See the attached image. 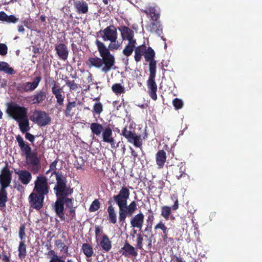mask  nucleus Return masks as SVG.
Listing matches in <instances>:
<instances>
[{"instance_id":"4c0bfd02","label":"nucleus","mask_w":262,"mask_h":262,"mask_svg":"<svg viewBox=\"0 0 262 262\" xmlns=\"http://www.w3.org/2000/svg\"><path fill=\"white\" fill-rule=\"evenodd\" d=\"M17 122L18 123L19 128L22 133H25L30 129L29 120L28 116L17 121Z\"/></svg>"},{"instance_id":"c03bdc74","label":"nucleus","mask_w":262,"mask_h":262,"mask_svg":"<svg viewBox=\"0 0 262 262\" xmlns=\"http://www.w3.org/2000/svg\"><path fill=\"white\" fill-rule=\"evenodd\" d=\"M18 257L23 260L27 255V246L25 244V241H20L18 247Z\"/></svg>"},{"instance_id":"f8f14e48","label":"nucleus","mask_w":262,"mask_h":262,"mask_svg":"<svg viewBox=\"0 0 262 262\" xmlns=\"http://www.w3.org/2000/svg\"><path fill=\"white\" fill-rule=\"evenodd\" d=\"M121 135L127 139L128 142L133 144L135 147L142 146V141L141 136L137 135L135 132L128 130L126 126L123 128Z\"/></svg>"},{"instance_id":"49530a36","label":"nucleus","mask_w":262,"mask_h":262,"mask_svg":"<svg viewBox=\"0 0 262 262\" xmlns=\"http://www.w3.org/2000/svg\"><path fill=\"white\" fill-rule=\"evenodd\" d=\"M55 245L57 247L61 248L60 250L61 252H63L67 255H69V247L65 245V244L62 242L61 240L58 239L55 241Z\"/></svg>"},{"instance_id":"774afa93","label":"nucleus","mask_w":262,"mask_h":262,"mask_svg":"<svg viewBox=\"0 0 262 262\" xmlns=\"http://www.w3.org/2000/svg\"><path fill=\"white\" fill-rule=\"evenodd\" d=\"M33 52L35 54L38 53L39 52V49L37 47L33 46Z\"/></svg>"},{"instance_id":"5701e85b","label":"nucleus","mask_w":262,"mask_h":262,"mask_svg":"<svg viewBox=\"0 0 262 262\" xmlns=\"http://www.w3.org/2000/svg\"><path fill=\"white\" fill-rule=\"evenodd\" d=\"M58 162V160L57 159L55 160L53 162L51 163L50 165V170L53 171V172L51 173V176L53 175L55 176L56 183V184H57V181L59 180H61L62 182H64L65 185H67V180L66 177H65L62 173V172H59L58 171H56V166L57 163Z\"/></svg>"},{"instance_id":"3c124183","label":"nucleus","mask_w":262,"mask_h":262,"mask_svg":"<svg viewBox=\"0 0 262 262\" xmlns=\"http://www.w3.org/2000/svg\"><path fill=\"white\" fill-rule=\"evenodd\" d=\"M26 230V225L25 224H23L20 225L19 231H18V236L21 241H25V238L26 236V234L25 232Z\"/></svg>"},{"instance_id":"603ef678","label":"nucleus","mask_w":262,"mask_h":262,"mask_svg":"<svg viewBox=\"0 0 262 262\" xmlns=\"http://www.w3.org/2000/svg\"><path fill=\"white\" fill-rule=\"evenodd\" d=\"M143 234L139 233L137 235V245L136 248L137 249L141 250L143 249Z\"/></svg>"},{"instance_id":"2eb2a0df","label":"nucleus","mask_w":262,"mask_h":262,"mask_svg":"<svg viewBox=\"0 0 262 262\" xmlns=\"http://www.w3.org/2000/svg\"><path fill=\"white\" fill-rule=\"evenodd\" d=\"M12 180V173L7 164L1 170L0 174V188H7L9 186Z\"/></svg>"},{"instance_id":"ea45409f","label":"nucleus","mask_w":262,"mask_h":262,"mask_svg":"<svg viewBox=\"0 0 262 262\" xmlns=\"http://www.w3.org/2000/svg\"><path fill=\"white\" fill-rule=\"evenodd\" d=\"M81 250L88 258L91 257L94 253L92 246L88 243L83 244Z\"/></svg>"},{"instance_id":"864d4df0","label":"nucleus","mask_w":262,"mask_h":262,"mask_svg":"<svg viewBox=\"0 0 262 262\" xmlns=\"http://www.w3.org/2000/svg\"><path fill=\"white\" fill-rule=\"evenodd\" d=\"M172 104L176 110H179L182 108L183 102L179 98H174L172 101Z\"/></svg>"},{"instance_id":"423d86ee","label":"nucleus","mask_w":262,"mask_h":262,"mask_svg":"<svg viewBox=\"0 0 262 262\" xmlns=\"http://www.w3.org/2000/svg\"><path fill=\"white\" fill-rule=\"evenodd\" d=\"M50 186L48 179L44 176H39L34 181V187L32 192L47 195L49 193Z\"/></svg>"},{"instance_id":"0e129e2a","label":"nucleus","mask_w":262,"mask_h":262,"mask_svg":"<svg viewBox=\"0 0 262 262\" xmlns=\"http://www.w3.org/2000/svg\"><path fill=\"white\" fill-rule=\"evenodd\" d=\"M171 260H175L177 262H181L182 259L181 257H178L177 255H173L172 256Z\"/></svg>"},{"instance_id":"7c9ffc66","label":"nucleus","mask_w":262,"mask_h":262,"mask_svg":"<svg viewBox=\"0 0 262 262\" xmlns=\"http://www.w3.org/2000/svg\"><path fill=\"white\" fill-rule=\"evenodd\" d=\"M166 160V152L164 150H159L156 154V161L159 169L163 168Z\"/></svg>"},{"instance_id":"052dcab7","label":"nucleus","mask_w":262,"mask_h":262,"mask_svg":"<svg viewBox=\"0 0 262 262\" xmlns=\"http://www.w3.org/2000/svg\"><path fill=\"white\" fill-rule=\"evenodd\" d=\"M25 138L31 142H33L35 140V137L32 134L26 132L25 134Z\"/></svg>"},{"instance_id":"a19ab883","label":"nucleus","mask_w":262,"mask_h":262,"mask_svg":"<svg viewBox=\"0 0 262 262\" xmlns=\"http://www.w3.org/2000/svg\"><path fill=\"white\" fill-rule=\"evenodd\" d=\"M8 201V193L6 188H0V208H5Z\"/></svg>"},{"instance_id":"a18cd8bd","label":"nucleus","mask_w":262,"mask_h":262,"mask_svg":"<svg viewBox=\"0 0 262 262\" xmlns=\"http://www.w3.org/2000/svg\"><path fill=\"white\" fill-rule=\"evenodd\" d=\"M112 91L116 95H120L125 93V89L120 83H115L112 86Z\"/></svg>"},{"instance_id":"1a4fd4ad","label":"nucleus","mask_w":262,"mask_h":262,"mask_svg":"<svg viewBox=\"0 0 262 262\" xmlns=\"http://www.w3.org/2000/svg\"><path fill=\"white\" fill-rule=\"evenodd\" d=\"M129 196V189L124 185L121 187L117 194L113 195V199L117 205L119 210L121 209L124 205L127 203V200Z\"/></svg>"},{"instance_id":"39448f33","label":"nucleus","mask_w":262,"mask_h":262,"mask_svg":"<svg viewBox=\"0 0 262 262\" xmlns=\"http://www.w3.org/2000/svg\"><path fill=\"white\" fill-rule=\"evenodd\" d=\"M138 204L135 201H132L128 205L127 203L120 210H119V223L121 226L125 223V220L127 216H132L137 210Z\"/></svg>"},{"instance_id":"7ed1b4c3","label":"nucleus","mask_w":262,"mask_h":262,"mask_svg":"<svg viewBox=\"0 0 262 262\" xmlns=\"http://www.w3.org/2000/svg\"><path fill=\"white\" fill-rule=\"evenodd\" d=\"M95 44L100 54L101 59V64H104L102 71L106 73L108 72L114 66L115 58L110 52L105 45L99 40H96Z\"/></svg>"},{"instance_id":"b1692460","label":"nucleus","mask_w":262,"mask_h":262,"mask_svg":"<svg viewBox=\"0 0 262 262\" xmlns=\"http://www.w3.org/2000/svg\"><path fill=\"white\" fill-rule=\"evenodd\" d=\"M55 50L59 59L66 60L69 56L68 47L63 43H60L55 47Z\"/></svg>"},{"instance_id":"0eeeda50","label":"nucleus","mask_w":262,"mask_h":262,"mask_svg":"<svg viewBox=\"0 0 262 262\" xmlns=\"http://www.w3.org/2000/svg\"><path fill=\"white\" fill-rule=\"evenodd\" d=\"M41 80L40 75L34 78L32 82H21L18 83L16 89L20 93H29L34 91L39 85Z\"/></svg>"},{"instance_id":"58836bf2","label":"nucleus","mask_w":262,"mask_h":262,"mask_svg":"<svg viewBox=\"0 0 262 262\" xmlns=\"http://www.w3.org/2000/svg\"><path fill=\"white\" fill-rule=\"evenodd\" d=\"M76 106V102L75 101H69L66 104V108L63 110V113L67 117H72L74 115L73 109Z\"/></svg>"},{"instance_id":"f704fd0d","label":"nucleus","mask_w":262,"mask_h":262,"mask_svg":"<svg viewBox=\"0 0 262 262\" xmlns=\"http://www.w3.org/2000/svg\"><path fill=\"white\" fill-rule=\"evenodd\" d=\"M185 167L183 165H172L171 166V172L173 176H174L178 180L180 179L185 173Z\"/></svg>"},{"instance_id":"c9c22d12","label":"nucleus","mask_w":262,"mask_h":262,"mask_svg":"<svg viewBox=\"0 0 262 262\" xmlns=\"http://www.w3.org/2000/svg\"><path fill=\"white\" fill-rule=\"evenodd\" d=\"M100 246L104 252H108L112 248V242L106 234H103L100 242Z\"/></svg>"},{"instance_id":"79ce46f5","label":"nucleus","mask_w":262,"mask_h":262,"mask_svg":"<svg viewBox=\"0 0 262 262\" xmlns=\"http://www.w3.org/2000/svg\"><path fill=\"white\" fill-rule=\"evenodd\" d=\"M136 44H137L136 41L128 42L127 45L125 46V48L123 50V51H122L123 54L127 57L130 56L132 54V53L136 47Z\"/></svg>"},{"instance_id":"412c9836","label":"nucleus","mask_w":262,"mask_h":262,"mask_svg":"<svg viewBox=\"0 0 262 262\" xmlns=\"http://www.w3.org/2000/svg\"><path fill=\"white\" fill-rule=\"evenodd\" d=\"M118 30L121 32V36L123 40H127L129 41H136L134 38V32L129 27L126 26H122L118 28Z\"/></svg>"},{"instance_id":"5fc2aeb1","label":"nucleus","mask_w":262,"mask_h":262,"mask_svg":"<svg viewBox=\"0 0 262 262\" xmlns=\"http://www.w3.org/2000/svg\"><path fill=\"white\" fill-rule=\"evenodd\" d=\"M66 85L69 88L70 90H75L78 88V84L76 83L74 80H66Z\"/></svg>"},{"instance_id":"338daca9","label":"nucleus","mask_w":262,"mask_h":262,"mask_svg":"<svg viewBox=\"0 0 262 262\" xmlns=\"http://www.w3.org/2000/svg\"><path fill=\"white\" fill-rule=\"evenodd\" d=\"M130 149L131 150V154H132V156L133 157H134V158H136L138 157V154L134 150V149L130 147Z\"/></svg>"},{"instance_id":"6e6552de","label":"nucleus","mask_w":262,"mask_h":262,"mask_svg":"<svg viewBox=\"0 0 262 262\" xmlns=\"http://www.w3.org/2000/svg\"><path fill=\"white\" fill-rule=\"evenodd\" d=\"M97 33L104 41L116 42L118 38L117 29L113 25L101 29Z\"/></svg>"},{"instance_id":"6e6d98bb","label":"nucleus","mask_w":262,"mask_h":262,"mask_svg":"<svg viewBox=\"0 0 262 262\" xmlns=\"http://www.w3.org/2000/svg\"><path fill=\"white\" fill-rule=\"evenodd\" d=\"M8 53V47L3 43H0V55L5 56Z\"/></svg>"},{"instance_id":"bf43d9fd","label":"nucleus","mask_w":262,"mask_h":262,"mask_svg":"<svg viewBox=\"0 0 262 262\" xmlns=\"http://www.w3.org/2000/svg\"><path fill=\"white\" fill-rule=\"evenodd\" d=\"M95 229L96 237H97L99 235V234L103 233L102 228L99 226L95 225Z\"/></svg>"},{"instance_id":"c756f323","label":"nucleus","mask_w":262,"mask_h":262,"mask_svg":"<svg viewBox=\"0 0 262 262\" xmlns=\"http://www.w3.org/2000/svg\"><path fill=\"white\" fill-rule=\"evenodd\" d=\"M147 31L151 33H155L159 35L162 33V28L159 20H153L146 26Z\"/></svg>"},{"instance_id":"8fccbe9b","label":"nucleus","mask_w":262,"mask_h":262,"mask_svg":"<svg viewBox=\"0 0 262 262\" xmlns=\"http://www.w3.org/2000/svg\"><path fill=\"white\" fill-rule=\"evenodd\" d=\"M71 202L67 204V207L69 209V213L71 216V219H73L76 217L75 207H73L74 199L72 197Z\"/></svg>"},{"instance_id":"dca6fc26","label":"nucleus","mask_w":262,"mask_h":262,"mask_svg":"<svg viewBox=\"0 0 262 262\" xmlns=\"http://www.w3.org/2000/svg\"><path fill=\"white\" fill-rule=\"evenodd\" d=\"M146 51L144 54V57L145 61L149 62V71H156L157 61L155 59L156 54L155 51L150 47L146 48Z\"/></svg>"},{"instance_id":"393cba45","label":"nucleus","mask_w":262,"mask_h":262,"mask_svg":"<svg viewBox=\"0 0 262 262\" xmlns=\"http://www.w3.org/2000/svg\"><path fill=\"white\" fill-rule=\"evenodd\" d=\"M144 221V215L142 212L136 214L130 219V225L133 228H136L141 230Z\"/></svg>"},{"instance_id":"2f4dec72","label":"nucleus","mask_w":262,"mask_h":262,"mask_svg":"<svg viewBox=\"0 0 262 262\" xmlns=\"http://www.w3.org/2000/svg\"><path fill=\"white\" fill-rule=\"evenodd\" d=\"M147 15H150L152 20H158L160 16V9L156 7H149L144 11Z\"/></svg>"},{"instance_id":"de8ad7c7","label":"nucleus","mask_w":262,"mask_h":262,"mask_svg":"<svg viewBox=\"0 0 262 262\" xmlns=\"http://www.w3.org/2000/svg\"><path fill=\"white\" fill-rule=\"evenodd\" d=\"M103 105L101 102H98L94 104L92 111L94 115H99L103 112Z\"/></svg>"},{"instance_id":"e433bc0d","label":"nucleus","mask_w":262,"mask_h":262,"mask_svg":"<svg viewBox=\"0 0 262 262\" xmlns=\"http://www.w3.org/2000/svg\"><path fill=\"white\" fill-rule=\"evenodd\" d=\"M18 18L14 15H7L5 12H0V20L8 24H16L18 21Z\"/></svg>"},{"instance_id":"9b49d317","label":"nucleus","mask_w":262,"mask_h":262,"mask_svg":"<svg viewBox=\"0 0 262 262\" xmlns=\"http://www.w3.org/2000/svg\"><path fill=\"white\" fill-rule=\"evenodd\" d=\"M49 82L52 85L51 92L56 99L57 104L59 105H63L64 99V92L62 88L55 81L53 77H49Z\"/></svg>"},{"instance_id":"20e7f679","label":"nucleus","mask_w":262,"mask_h":262,"mask_svg":"<svg viewBox=\"0 0 262 262\" xmlns=\"http://www.w3.org/2000/svg\"><path fill=\"white\" fill-rule=\"evenodd\" d=\"M6 112L16 122L28 116L27 108L15 102L7 103Z\"/></svg>"},{"instance_id":"c85d7f7f","label":"nucleus","mask_w":262,"mask_h":262,"mask_svg":"<svg viewBox=\"0 0 262 262\" xmlns=\"http://www.w3.org/2000/svg\"><path fill=\"white\" fill-rule=\"evenodd\" d=\"M112 200L111 199L108 201V204L110 205L107 208V212L108 213L107 219L109 223L113 224L117 223V213L115 211V207L112 205Z\"/></svg>"},{"instance_id":"680f3d73","label":"nucleus","mask_w":262,"mask_h":262,"mask_svg":"<svg viewBox=\"0 0 262 262\" xmlns=\"http://www.w3.org/2000/svg\"><path fill=\"white\" fill-rule=\"evenodd\" d=\"M49 262H66L64 259H62L60 256L53 259H50Z\"/></svg>"},{"instance_id":"4468645a","label":"nucleus","mask_w":262,"mask_h":262,"mask_svg":"<svg viewBox=\"0 0 262 262\" xmlns=\"http://www.w3.org/2000/svg\"><path fill=\"white\" fill-rule=\"evenodd\" d=\"M156 71H149V76L147 81V86L148 89V94L154 101L157 99V85L155 82Z\"/></svg>"},{"instance_id":"aec40b11","label":"nucleus","mask_w":262,"mask_h":262,"mask_svg":"<svg viewBox=\"0 0 262 262\" xmlns=\"http://www.w3.org/2000/svg\"><path fill=\"white\" fill-rule=\"evenodd\" d=\"M155 229H161L163 232L162 237L163 242L166 245L167 244L170 243L171 245L174 243V239L172 237H168V229L165 224L162 221L159 222L155 226Z\"/></svg>"},{"instance_id":"4be33fe9","label":"nucleus","mask_w":262,"mask_h":262,"mask_svg":"<svg viewBox=\"0 0 262 262\" xmlns=\"http://www.w3.org/2000/svg\"><path fill=\"white\" fill-rule=\"evenodd\" d=\"M120 253L126 257L130 256L136 257L138 252L135 248L130 245L127 242H125L123 247L120 250Z\"/></svg>"},{"instance_id":"cd10ccee","label":"nucleus","mask_w":262,"mask_h":262,"mask_svg":"<svg viewBox=\"0 0 262 262\" xmlns=\"http://www.w3.org/2000/svg\"><path fill=\"white\" fill-rule=\"evenodd\" d=\"M18 176V179L24 185H28L31 181V173L27 170H20L16 172Z\"/></svg>"},{"instance_id":"a878e982","label":"nucleus","mask_w":262,"mask_h":262,"mask_svg":"<svg viewBox=\"0 0 262 262\" xmlns=\"http://www.w3.org/2000/svg\"><path fill=\"white\" fill-rule=\"evenodd\" d=\"M47 98L46 92L43 90L36 91L34 95L30 97V102L32 104H38L43 102Z\"/></svg>"},{"instance_id":"f3484780","label":"nucleus","mask_w":262,"mask_h":262,"mask_svg":"<svg viewBox=\"0 0 262 262\" xmlns=\"http://www.w3.org/2000/svg\"><path fill=\"white\" fill-rule=\"evenodd\" d=\"M16 139L22 155H25L28 160L31 158L33 152H31V148L29 144L26 142L19 135L16 136Z\"/></svg>"},{"instance_id":"e2e57ef3","label":"nucleus","mask_w":262,"mask_h":262,"mask_svg":"<svg viewBox=\"0 0 262 262\" xmlns=\"http://www.w3.org/2000/svg\"><path fill=\"white\" fill-rule=\"evenodd\" d=\"M3 261L4 262H11L10 258L5 254L2 255V258Z\"/></svg>"},{"instance_id":"f257e3e1","label":"nucleus","mask_w":262,"mask_h":262,"mask_svg":"<svg viewBox=\"0 0 262 262\" xmlns=\"http://www.w3.org/2000/svg\"><path fill=\"white\" fill-rule=\"evenodd\" d=\"M53 190L56 200L55 202L52 204V210L61 221H64V204L67 207V204L71 202V198L69 196L73 193V188L67 185H65L64 182L58 180L57 184L55 185Z\"/></svg>"},{"instance_id":"37998d69","label":"nucleus","mask_w":262,"mask_h":262,"mask_svg":"<svg viewBox=\"0 0 262 262\" xmlns=\"http://www.w3.org/2000/svg\"><path fill=\"white\" fill-rule=\"evenodd\" d=\"M0 72H4L9 75L15 74L14 70L10 67L7 62L5 61H0Z\"/></svg>"},{"instance_id":"69168bd1","label":"nucleus","mask_w":262,"mask_h":262,"mask_svg":"<svg viewBox=\"0 0 262 262\" xmlns=\"http://www.w3.org/2000/svg\"><path fill=\"white\" fill-rule=\"evenodd\" d=\"M17 29L19 32H21L23 33H24L25 31L23 25H18L17 26Z\"/></svg>"},{"instance_id":"09e8293b","label":"nucleus","mask_w":262,"mask_h":262,"mask_svg":"<svg viewBox=\"0 0 262 262\" xmlns=\"http://www.w3.org/2000/svg\"><path fill=\"white\" fill-rule=\"evenodd\" d=\"M100 207V203L98 199L94 200L89 208V211L91 212L97 211Z\"/></svg>"},{"instance_id":"bb28decb","label":"nucleus","mask_w":262,"mask_h":262,"mask_svg":"<svg viewBox=\"0 0 262 262\" xmlns=\"http://www.w3.org/2000/svg\"><path fill=\"white\" fill-rule=\"evenodd\" d=\"M74 7L77 14H86L89 11V5L83 0L76 1L74 3Z\"/></svg>"},{"instance_id":"72a5a7b5","label":"nucleus","mask_w":262,"mask_h":262,"mask_svg":"<svg viewBox=\"0 0 262 262\" xmlns=\"http://www.w3.org/2000/svg\"><path fill=\"white\" fill-rule=\"evenodd\" d=\"M147 47L145 44H143L140 46H138V47H135L134 51H135V55H134V59L135 60L138 62L141 61L142 59V56L144 55V54L145 53V52L146 51Z\"/></svg>"},{"instance_id":"f03ea898","label":"nucleus","mask_w":262,"mask_h":262,"mask_svg":"<svg viewBox=\"0 0 262 262\" xmlns=\"http://www.w3.org/2000/svg\"><path fill=\"white\" fill-rule=\"evenodd\" d=\"M90 129L94 135L100 136L102 133V141L111 144V148L114 149L118 147V143L116 145L115 140L113 137V130L111 127L107 125L103 127L102 124L99 123H92Z\"/></svg>"},{"instance_id":"a211bd4d","label":"nucleus","mask_w":262,"mask_h":262,"mask_svg":"<svg viewBox=\"0 0 262 262\" xmlns=\"http://www.w3.org/2000/svg\"><path fill=\"white\" fill-rule=\"evenodd\" d=\"M179 207L178 199L176 198L174 204L172 207L164 205L161 207V215L166 221L168 220L170 217V216L172 213V210H177Z\"/></svg>"},{"instance_id":"4d7b16f0","label":"nucleus","mask_w":262,"mask_h":262,"mask_svg":"<svg viewBox=\"0 0 262 262\" xmlns=\"http://www.w3.org/2000/svg\"><path fill=\"white\" fill-rule=\"evenodd\" d=\"M120 47V44L116 43V42H110L108 45V49L111 50H118Z\"/></svg>"},{"instance_id":"473e14b6","label":"nucleus","mask_w":262,"mask_h":262,"mask_svg":"<svg viewBox=\"0 0 262 262\" xmlns=\"http://www.w3.org/2000/svg\"><path fill=\"white\" fill-rule=\"evenodd\" d=\"M85 64L89 69L93 67L99 69L102 67L101 59L98 57H90L85 61Z\"/></svg>"},{"instance_id":"ddd939ff","label":"nucleus","mask_w":262,"mask_h":262,"mask_svg":"<svg viewBox=\"0 0 262 262\" xmlns=\"http://www.w3.org/2000/svg\"><path fill=\"white\" fill-rule=\"evenodd\" d=\"M45 195L32 192L28 197L30 208L36 210H40L43 206Z\"/></svg>"},{"instance_id":"13d9d810","label":"nucleus","mask_w":262,"mask_h":262,"mask_svg":"<svg viewBox=\"0 0 262 262\" xmlns=\"http://www.w3.org/2000/svg\"><path fill=\"white\" fill-rule=\"evenodd\" d=\"M48 256H50V259H55L56 258L59 257L56 252L53 250H50L47 253Z\"/></svg>"},{"instance_id":"6ab92c4d","label":"nucleus","mask_w":262,"mask_h":262,"mask_svg":"<svg viewBox=\"0 0 262 262\" xmlns=\"http://www.w3.org/2000/svg\"><path fill=\"white\" fill-rule=\"evenodd\" d=\"M29 164L31 166V171L34 174L38 172L41 166L40 164V158L38 157V154L36 152H33L31 158L28 159Z\"/></svg>"},{"instance_id":"9d476101","label":"nucleus","mask_w":262,"mask_h":262,"mask_svg":"<svg viewBox=\"0 0 262 262\" xmlns=\"http://www.w3.org/2000/svg\"><path fill=\"white\" fill-rule=\"evenodd\" d=\"M30 120L40 126H45L50 123L51 119L45 111L35 110Z\"/></svg>"}]
</instances>
